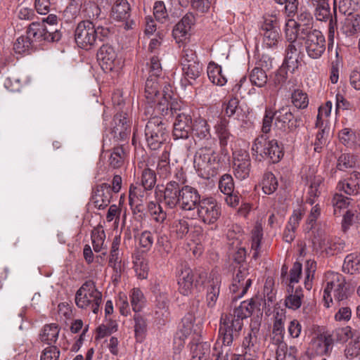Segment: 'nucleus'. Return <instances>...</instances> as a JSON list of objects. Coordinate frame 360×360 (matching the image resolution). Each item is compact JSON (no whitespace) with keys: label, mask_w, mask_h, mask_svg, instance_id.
<instances>
[{"label":"nucleus","mask_w":360,"mask_h":360,"mask_svg":"<svg viewBox=\"0 0 360 360\" xmlns=\"http://www.w3.org/2000/svg\"><path fill=\"white\" fill-rule=\"evenodd\" d=\"M176 181L168 182L164 190L163 202L169 208L178 206L181 210L191 211L197 208L201 201L198 190L190 186H184L185 180L176 176Z\"/></svg>","instance_id":"nucleus-1"},{"label":"nucleus","mask_w":360,"mask_h":360,"mask_svg":"<svg viewBox=\"0 0 360 360\" xmlns=\"http://www.w3.org/2000/svg\"><path fill=\"white\" fill-rule=\"evenodd\" d=\"M112 34L107 27H98L90 20L81 21L75 31V40L77 45H94L97 42L108 45Z\"/></svg>","instance_id":"nucleus-2"},{"label":"nucleus","mask_w":360,"mask_h":360,"mask_svg":"<svg viewBox=\"0 0 360 360\" xmlns=\"http://www.w3.org/2000/svg\"><path fill=\"white\" fill-rule=\"evenodd\" d=\"M323 301L326 307H329L333 299L340 302L348 297V288L345 278L342 274L327 271L323 276Z\"/></svg>","instance_id":"nucleus-3"},{"label":"nucleus","mask_w":360,"mask_h":360,"mask_svg":"<svg viewBox=\"0 0 360 360\" xmlns=\"http://www.w3.org/2000/svg\"><path fill=\"white\" fill-rule=\"evenodd\" d=\"M193 163L199 176L206 179L216 176L221 167L217 153L211 147L200 148Z\"/></svg>","instance_id":"nucleus-4"},{"label":"nucleus","mask_w":360,"mask_h":360,"mask_svg":"<svg viewBox=\"0 0 360 360\" xmlns=\"http://www.w3.org/2000/svg\"><path fill=\"white\" fill-rule=\"evenodd\" d=\"M102 293L92 281H87L79 288L75 295V303L79 308L96 314L102 304Z\"/></svg>","instance_id":"nucleus-5"},{"label":"nucleus","mask_w":360,"mask_h":360,"mask_svg":"<svg viewBox=\"0 0 360 360\" xmlns=\"http://www.w3.org/2000/svg\"><path fill=\"white\" fill-rule=\"evenodd\" d=\"M168 88L163 90L162 93L159 91V84L157 79L148 78L146 82L145 96L148 103H156V109L161 112L162 115H167L169 112V105H170L172 96L167 92Z\"/></svg>","instance_id":"nucleus-6"},{"label":"nucleus","mask_w":360,"mask_h":360,"mask_svg":"<svg viewBox=\"0 0 360 360\" xmlns=\"http://www.w3.org/2000/svg\"><path fill=\"white\" fill-rule=\"evenodd\" d=\"M145 138L151 150H158L167 141L168 131L162 118L154 116L149 118L145 127Z\"/></svg>","instance_id":"nucleus-7"},{"label":"nucleus","mask_w":360,"mask_h":360,"mask_svg":"<svg viewBox=\"0 0 360 360\" xmlns=\"http://www.w3.org/2000/svg\"><path fill=\"white\" fill-rule=\"evenodd\" d=\"M62 34L59 30L48 32L46 29L41 28L39 22H33L26 32L25 36H21L17 39L18 44L28 42L30 44L37 41H47L49 43L58 42L61 39Z\"/></svg>","instance_id":"nucleus-8"},{"label":"nucleus","mask_w":360,"mask_h":360,"mask_svg":"<svg viewBox=\"0 0 360 360\" xmlns=\"http://www.w3.org/2000/svg\"><path fill=\"white\" fill-rule=\"evenodd\" d=\"M252 150L257 155L269 159L272 163L280 161L283 156L282 148L276 139L268 140L265 136L257 137L252 145Z\"/></svg>","instance_id":"nucleus-9"},{"label":"nucleus","mask_w":360,"mask_h":360,"mask_svg":"<svg viewBox=\"0 0 360 360\" xmlns=\"http://www.w3.org/2000/svg\"><path fill=\"white\" fill-rule=\"evenodd\" d=\"M169 111L175 117L173 129L174 139H187L193 124L191 115L178 109L173 102L169 105Z\"/></svg>","instance_id":"nucleus-10"},{"label":"nucleus","mask_w":360,"mask_h":360,"mask_svg":"<svg viewBox=\"0 0 360 360\" xmlns=\"http://www.w3.org/2000/svg\"><path fill=\"white\" fill-rule=\"evenodd\" d=\"M328 0H316L313 3L316 6L315 16L317 20L323 21L330 19L328 24V45H333L335 31L338 29L336 11L338 6V0H334L333 11L335 18H333L330 14Z\"/></svg>","instance_id":"nucleus-11"},{"label":"nucleus","mask_w":360,"mask_h":360,"mask_svg":"<svg viewBox=\"0 0 360 360\" xmlns=\"http://www.w3.org/2000/svg\"><path fill=\"white\" fill-rule=\"evenodd\" d=\"M197 215L204 224H215L221 214V205L212 198H203L197 207Z\"/></svg>","instance_id":"nucleus-12"},{"label":"nucleus","mask_w":360,"mask_h":360,"mask_svg":"<svg viewBox=\"0 0 360 360\" xmlns=\"http://www.w3.org/2000/svg\"><path fill=\"white\" fill-rule=\"evenodd\" d=\"M302 179L306 185L309 186L307 202L310 205L315 202V198L321 194L323 178L317 174L316 168L314 167H306L302 172Z\"/></svg>","instance_id":"nucleus-13"},{"label":"nucleus","mask_w":360,"mask_h":360,"mask_svg":"<svg viewBox=\"0 0 360 360\" xmlns=\"http://www.w3.org/2000/svg\"><path fill=\"white\" fill-rule=\"evenodd\" d=\"M243 323L236 320L232 314H222L220 320L219 333L224 345H230L233 339L238 336Z\"/></svg>","instance_id":"nucleus-14"},{"label":"nucleus","mask_w":360,"mask_h":360,"mask_svg":"<svg viewBox=\"0 0 360 360\" xmlns=\"http://www.w3.org/2000/svg\"><path fill=\"white\" fill-rule=\"evenodd\" d=\"M248 264H240L236 269L230 290L235 294L233 299L242 297L252 284V279L248 277Z\"/></svg>","instance_id":"nucleus-15"},{"label":"nucleus","mask_w":360,"mask_h":360,"mask_svg":"<svg viewBox=\"0 0 360 360\" xmlns=\"http://www.w3.org/2000/svg\"><path fill=\"white\" fill-rule=\"evenodd\" d=\"M315 242L319 243L326 255L332 256L344 250L345 243L340 238H333L325 230L319 229L314 236Z\"/></svg>","instance_id":"nucleus-16"},{"label":"nucleus","mask_w":360,"mask_h":360,"mask_svg":"<svg viewBox=\"0 0 360 360\" xmlns=\"http://www.w3.org/2000/svg\"><path fill=\"white\" fill-rule=\"evenodd\" d=\"M250 158L249 153L244 150L233 153V173L235 176L243 180L249 176L250 172Z\"/></svg>","instance_id":"nucleus-17"},{"label":"nucleus","mask_w":360,"mask_h":360,"mask_svg":"<svg viewBox=\"0 0 360 360\" xmlns=\"http://www.w3.org/2000/svg\"><path fill=\"white\" fill-rule=\"evenodd\" d=\"M195 22V18L194 15L188 12L174 26L172 30V35L176 43H188L187 39H188L191 36L189 32L191 31V27L194 25Z\"/></svg>","instance_id":"nucleus-18"},{"label":"nucleus","mask_w":360,"mask_h":360,"mask_svg":"<svg viewBox=\"0 0 360 360\" xmlns=\"http://www.w3.org/2000/svg\"><path fill=\"white\" fill-rule=\"evenodd\" d=\"M120 242V236H115L112 242L109 255L108 265L113 269V276L115 277V280L120 278L121 274L124 271L125 267V264L122 260L119 250Z\"/></svg>","instance_id":"nucleus-19"},{"label":"nucleus","mask_w":360,"mask_h":360,"mask_svg":"<svg viewBox=\"0 0 360 360\" xmlns=\"http://www.w3.org/2000/svg\"><path fill=\"white\" fill-rule=\"evenodd\" d=\"M275 125L280 129H285L287 127L293 130L299 127L300 120L295 118L289 106H283L274 113Z\"/></svg>","instance_id":"nucleus-20"},{"label":"nucleus","mask_w":360,"mask_h":360,"mask_svg":"<svg viewBox=\"0 0 360 360\" xmlns=\"http://www.w3.org/2000/svg\"><path fill=\"white\" fill-rule=\"evenodd\" d=\"M112 198L111 187L108 184L97 186L93 191L91 203L96 208L103 210L110 202Z\"/></svg>","instance_id":"nucleus-21"},{"label":"nucleus","mask_w":360,"mask_h":360,"mask_svg":"<svg viewBox=\"0 0 360 360\" xmlns=\"http://www.w3.org/2000/svg\"><path fill=\"white\" fill-rule=\"evenodd\" d=\"M333 340L329 334H318L310 342V348L316 355L323 356L330 353L333 349Z\"/></svg>","instance_id":"nucleus-22"},{"label":"nucleus","mask_w":360,"mask_h":360,"mask_svg":"<svg viewBox=\"0 0 360 360\" xmlns=\"http://www.w3.org/2000/svg\"><path fill=\"white\" fill-rule=\"evenodd\" d=\"M179 290L184 295L192 293L195 284L194 283V274L191 269L184 268L179 276Z\"/></svg>","instance_id":"nucleus-23"},{"label":"nucleus","mask_w":360,"mask_h":360,"mask_svg":"<svg viewBox=\"0 0 360 360\" xmlns=\"http://www.w3.org/2000/svg\"><path fill=\"white\" fill-rule=\"evenodd\" d=\"M112 133L115 138L125 139L130 133V126L125 114L117 113L113 119Z\"/></svg>","instance_id":"nucleus-24"},{"label":"nucleus","mask_w":360,"mask_h":360,"mask_svg":"<svg viewBox=\"0 0 360 360\" xmlns=\"http://www.w3.org/2000/svg\"><path fill=\"white\" fill-rule=\"evenodd\" d=\"M116 57L113 46H101L97 52V59L103 70H112L115 67Z\"/></svg>","instance_id":"nucleus-25"},{"label":"nucleus","mask_w":360,"mask_h":360,"mask_svg":"<svg viewBox=\"0 0 360 360\" xmlns=\"http://www.w3.org/2000/svg\"><path fill=\"white\" fill-rule=\"evenodd\" d=\"M338 189L347 195L358 194L360 190V173L352 172L349 178L338 183Z\"/></svg>","instance_id":"nucleus-26"},{"label":"nucleus","mask_w":360,"mask_h":360,"mask_svg":"<svg viewBox=\"0 0 360 360\" xmlns=\"http://www.w3.org/2000/svg\"><path fill=\"white\" fill-rule=\"evenodd\" d=\"M352 11L347 12V15L340 27V31L347 36H352L360 31V15L352 13Z\"/></svg>","instance_id":"nucleus-27"},{"label":"nucleus","mask_w":360,"mask_h":360,"mask_svg":"<svg viewBox=\"0 0 360 360\" xmlns=\"http://www.w3.org/2000/svg\"><path fill=\"white\" fill-rule=\"evenodd\" d=\"M181 66L183 75L181 82L183 83L184 81H186L188 84L192 85L193 82L195 81L201 75L202 71V65L199 61H197L192 62L189 64H184V65Z\"/></svg>","instance_id":"nucleus-28"},{"label":"nucleus","mask_w":360,"mask_h":360,"mask_svg":"<svg viewBox=\"0 0 360 360\" xmlns=\"http://www.w3.org/2000/svg\"><path fill=\"white\" fill-rule=\"evenodd\" d=\"M152 291L156 296V307L160 310L162 316L167 314L169 300L165 292V286L155 282L152 286Z\"/></svg>","instance_id":"nucleus-29"},{"label":"nucleus","mask_w":360,"mask_h":360,"mask_svg":"<svg viewBox=\"0 0 360 360\" xmlns=\"http://www.w3.org/2000/svg\"><path fill=\"white\" fill-rule=\"evenodd\" d=\"M130 6L127 0H117L111 8V18L118 21H126L130 16Z\"/></svg>","instance_id":"nucleus-30"},{"label":"nucleus","mask_w":360,"mask_h":360,"mask_svg":"<svg viewBox=\"0 0 360 360\" xmlns=\"http://www.w3.org/2000/svg\"><path fill=\"white\" fill-rule=\"evenodd\" d=\"M258 333V328H252L250 332L245 337L243 346L245 350V354L254 356L259 350Z\"/></svg>","instance_id":"nucleus-31"},{"label":"nucleus","mask_w":360,"mask_h":360,"mask_svg":"<svg viewBox=\"0 0 360 360\" xmlns=\"http://www.w3.org/2000/svg\"><path fill=\"white\" fill-rule=\"evenodd\" d=\"M288 295L285 299V306L292 310L298 309L302 303L304 294L301 288L293 290V286H289L287 289Z\"/></svg>","instance_id":"nucleus-32"},{"label":"nucleus","mask_w":360,"mask_h":360,"mask_svg":"<svg viewBox=\"0 0 360 360\" xmlns=\"http://www.w3.org/2000/svg\"><path fill=\"white\" fill-rule=\"evenodd\" d=\"M191 131L199 140H210L211 138L210 126L203 118L199 117L194 120Z\"/></svg>","instance_id":"nucleus-33"},{"label":"nucleus","mask_w":360,"mask_h":360,"mask_svg":"<svg viewBox=\"0 0 360 360\" xmlns=\"http://www.w3.org/2000/svg\"><path fill=\"white\" fill-rule=\"evenodd\" d=\"M302 264L296 262L293 264L292 267L290 270V275L287 276V268L284 266L281 269V276L283 278V282L289 286H293L295 283H297L300 281L302 274Z\"/></svg>","instance_id":"nucleus-34"},{"label":"nucleus","mask_w":360,"mask_h":360,"mask_svg":"<svg viewBox=\"0 0 360 360\" xmlns=\"http://www.w3.org/2000/svg\"><path fill=\"white\" fill-rule=\"evenodd\" d=\"M229 121L225 118H221L214 126L215 132L219 138L221 147L227 146L232 135L228 128Z\"/></svg>","instance_id":"nucleus-35"},{"label":"nucleus","mask_w":360,"mask_h":360,"mask_svg":"<svg viewBox=\"0 0 360 360\" xmlns=\"http://www.w3.org/2000/svg\"><path fill=\"white\" fill-rule=\"evenodd\" d=\"M300 53L297 46H288L284 63L288 71L293 72L298 68Z\"/></svg>","instance_id":"nucleus-36"},{"label":"nucleus","mask_w":360,"mask_h":360,"mask_svg":"<svg viewBox=\"0 0 360 360\" xmlns=\"http://www.w3.org/2000/svg\"><path fill=\"white\" fill-rule=\"evenodd\" d=\"M207 76L214 84L220 86H224L227 82L226 77L222 74L221 66L214 63H210L207 66Z\"/></svg>","instance_id":"nucleus-37"},{"label":"nucleus","mask_w":360,"mask_h":360,"mask_svg":"<svg viewBox=\"0 0 360 360\" xmlns=\"http://www.w3.org/2000/svg\"><path fill=\"white\" fill-rule=\"evenodd\" d=\"M255 308V302L251 300L249 301H243L240 303V306L236 307L232 316L240 323L243 320L249 317L252 314Z\"/></svg>","instance_id":"nucleus-38"},{"label":"nucleus","mask_w":360,"mask_h":360,"mask_svg":"<svg viewBox=\"0 0 360 360\" xmlns=\"http://www.w3.org/2000/svg\"><path fill=\"white\" fill-rule=\"evenodd\" d=\"M60 329L56 323L45 325L40 333V339L42 342L49 345L55 343L58 338Z\"/></svg>","instance_id":"nucleus-39"},{"label":"nucleus","mask_w":360,"mask_h":360,"mask_svg":"<svg viewBox=\"0 0 360 360\" xmlns=\"http://www.w3.org/2000/svg\"><path fill=\"white\" fill-rule=\"evenodd\" d=\"M157 172L159 176L163 179H166L170 176L172 168L169 162V154L167 151H164L157 165Z\"/></svg>","instance_id":"nucleus-40"},{"label":"nucleus","mask_w":360,"mask_h":360,"mask_svg":"<svg viewBox=\"0 0 360 360\" xmlns=\"http://www.w3.org/2000/svg\"><path fill=\"white\" fill-rule=\"evenodd\" d=\"M343 270L348 274H355L360 271V255L350 254L344 261Z\"/></svg>","instance_id":"nucleus-41"},{"label":"nucleus","mask_w":360,"mask_h":360,"mask_svg":"<svg viewBox=\"0 0 360 360\" xmlns=\"http://www.w3.org/2000/svg\"><path fill=\"white\" fill-rule=\"evenodd\" d=\"M156 174L150 168H145L141 173V185L145 190H152L156 184Z\"/></svg>","instance_id":"nucleus-42"},{"label":"nucleus","mask_w":360,"mask_h":360,"mask_svg":"<svg viewBox=\"0 0 360 360\" xmlns=\"http://www.w3.org/2000/svg\"><path fill=\"white\" fill-rule=\"evenodd\" d=\"M219 283L220 281L216 278L215 280L212 279L208 286L207 292V302L209 307H213L216 304L219 294Z\"/></svg>","instance_id":"nucleus-43"},{"label":"nucleus","mask_w":360,"mask_h":360,"mask_svg":"<svg viewBox=\"0 0 360 360\" xmlns=\"http://www.w3.org/2000/svg\"><path fill=\"white\" fill-rule=\"evenodd\" d=\"M145 188L140 185H131L129 188V200L131 205L133 204L139 205L142 202L145 198L146 191Z\"/></svg>","instance_id":"nucleus-44"},{"label":"nucleus","mask_w":360,"mask_h":360,"mask_svg":"<svg viewBox=\"0 0 360 360\" xmlns=\"http://www.w3.org/2000/svg\"><path fill=\"white\" fill-rule=\"evenodd\" d=\"M262 188L264 193L270 195L278 188V181L275 176L271 173H265L262 181Z\"/></svg>","instance_id":"nucleus-45"},{"label":"nucleus","mask_w":360,"mask_h":360,"mask_svg":"<svg viewBox=\"0 0 360 360\" xmlns=\"http://www.w3.org/2000/svg\"><path fill=\"white\" fill-rule=\"evenodd\" d=\"M262 226L261 224H257L252 232V249L254 250L252 257L257 259L258 257V250L260 247V242L262 238Z\"/></svg>","instance_id":"nucleus-46"},{"label":"nucleus","mask_w":360,"mask_h":360,"mask_svg":"<svg viewBox=\"0 0 360 360\" xmlns=\"http://www.w3.org/2000/svg\"><path fill=\"white\" fill-rule=\"evenodd\" d=\"M250 79L252 84L262 87L267 82V75L264 70L256 67L251 71Z\"/></svg>","instance_id":"nucleus-47"},{"label":"nucleus","mask_w":360,"mask_h":360,"mask_svg":"<svg viewBox=\"0 0 360 360\" xmlns=\"http://www.w3.org/2000/svg\"><path fill=\"white\" fill-rule=\"evenodd\" d=\"M148 211L153 220L157 223L162 224L166 220L167 214L159 204L150 202L148 204Z\"/></svg>","instance_id":"nucleus-48"},{"label":"nucleus","mask_w":360,"mask_h":360,"mask_svg":"<svg viewBox=\"0 0 360 360\" xmlns=\"http://www.w3.org/2000/svg\"><path fill=\"white\" fill-rule=\"evenodd\" d=\"M316 269V262L313 260H307L305 264L304 287L309 290L312 288V281Z\"/></svg>","instance_id":"nucleus-49"},{"label":"nucleus","mask_w":360,"mask_h":360,"mask_svg":"<svg viewBox=\"0 0 360 360\" xmlns=\"http://www.w3.org/2000/svg\"><path fill=\"white\" fill-rule=\"evenodd\" d=\"M292 104L300 109H304L309 105V98L307 94L302 90L297 89L291 95Z\"/></svg>","instance_id":"nucleus-50"},{"label":"nucleus","mask_w":360,"mask_h":360,"mask_svg":"<svg viewBox=\"0 0 360 360\" xmlns=\"http://www.w3.org/2000/svg\"><path fill=\"white\" fill-rule=\"evenodd\" d=\"M356 335V331H353L350 326L337 328L333 334L337 341L342 342H347L349 338H353Z\"/></svg>","instance_id":"nucleus-51"},{"label":"nucleus","mask_w":360,"mask_h":360,"mask_svg":"<svg viewBox=\"0 0 360 360\" xmlns=\"http://www.w3.org/2000/svg\"><path fill=\"white\" fill-rule=\"evenodd\" d=\"M125 158V153L122 147H115L109 158V164L113 168L120 167Z\"/></svg>","instance_id":"nucleus-52"},{"label":"nucleus","mask_w":360,"mask_h":360,"mask_svg":"<svg viewBox=\"0 0 360 360\" xmlns=\"http://www.w3.org/2000/svg\"><path fill=\"white\" fill-rule=\"evenodd\" d=\"M130 300L133 310L135 312L140 311L144 305L143 292L139 289H133L130 295Z\"/></svg>","instance_id":"nucleus-53"},{"label":"nucleus","mask_w":360,"mask_h":360,"mask_svg":"<svg viewBox=\"0 0 360 360\" xmlns=\"http://www.w3.org/2000/svg\"><path fill=\"white\" fill-rule=\"evenodd\" d=\"M259 37L262 39L264 45H277L281 39L277 30L264 31L260 33Z\"/></svg>","instance_id":"nucleus-54"},{"label":"nucleus","mask_w":360,"mask_h":360,"mask_svg":"<svg viewBox=\"0 0 360 360\" xmlns=\"http://www.w3.org/2000/svg\"><path fill=\"white\" fill-rule=\"evenodd\" d=\"M355 165V157L349 153H344L342 154L338 160L337 168L340 170L345 171L347 169L354 167Z\"/></svg>","instance_id":"nucleus-55"},{"label":"nucleus","mask_w":360,"mask_h":360,"mask_svg":"<svg viewBox=\"0 0 360 360\" xmlns=\"http://www.w3.org/2000/svg\"><path fill=\"white\" fill-rule=\"evenodd\" d=\"M193 332V323L191 316L184 317L182 319V326L177 333L179 339L184 340L192 335Z\"/></svg>","instance_id":"nucleus-56"},{"label":"nucleus","mask_w":360,"mask_h":360,"mask_svg":"<svg viewBox=\"0 0 360 360\" xmlns=\"http://www.w3.org/2000/svg\"><path fill=\"white\" fill-rule=\"evenodd\" d=\"M345 356L347 359H353L357 356L360 353V335L357 334L349 343L345 350Z\"/></svg>","instance_id":"nucleus-57"},{"label":"nucleus","mask_w":360,"mask_h":360,"mask_svg":"<svg viewBox=\"0 0 360 360\" xmlns=\"http://www.w3.org/2000/svg\"><path fill=\"white\" fill-rule=\"evenodd\" d=\"M219 188L225 195L233 193L234 183L230 174H226L221 176L219 182Z\"/></svg>","instance_id":"nucleus-58"},{"label":"nucleus","mask_w":360,"mask_h":360,"mask_svg":"<svg viewBox=\"0 0 360 360\" xmlns=\"http://www.w3.org/2000/svg\"><path fill=\"white\" fill-rule=\"evenodd\" d=\"M105 234L103 230L94 229L91 232V240L94 250L96 252H100L104 245Z\"/></svg>","instance_id":"nucleus-59"},{"label":"nucleus","mask_w":360,"mask_h":360,"mask_svg":"<svg viewBox=\"0 0 360 360\" xmlns=\"http://www.w3.org/2000/svg\"><path fill=\"white\" fill-rule=\"evenodd\" d=\"M153 15L155 20L162 23L166 22L169 19V15L163 1H159L155 3Z\"/></svg>","instance_id":"nucleus-60"},{"label":"nucleus","mask_w":360,"mask_h":360,"mask_svg":"<svg viewBox=\"0 0 360 360\" xmlns=\"http://www.w3.org/2000/svg\"><path fill=\"white\" fill-rule=\"evenodd\" d=\"M332 102L327 101L324 105L319 108L318 115L316 117V127L321 128L323 124V119L328 117L331 112Z\"/></svg>","instance_id":"nucleus-61"},{"label":"nucleus","mask_w":360,"mask_h":360,"mask_svg":"<svg viewBox=\"0 0 360 360\" xmlns=\"http://www.w3.org/2000/svg\"><path fill=\"white\" fill-rule=\"evenodd\" d=\"M349 200L347 197L336 193L332 200L335 214L340 213L342 209L346 208L349 204Z\"/></svg>","instance_id":"nucleus-62"},{"label":"nucleus","mask_w":360,"mask_h":360,"mask_svg":"<svg viewBox=\"0 0 360 360\" xmlns=\"http://www.w3.org/2000/svg\"><path fill=\"white\" fill-rule=\"evenodd\" d=\"M173 229L179 238L185 236L189 230V225L186 219H181L176 220L173 224Z\"/></svg>","instance_id":"nucleus-63"},{"label":"nucleus","mask_w":360,"mask_h":360,"mask_svg":"<svg viewBox=\"0 0 360 360\" xmlns=\"http://www.w3.org/2000/svg\"><path fill=\"white\" fill-rule=\"evenodd\" d=\"M59 356V349L56 346H49L43 350L41 360H58Z\"/></svg>","instance_id":"nucleus-64"}]
</instances>
